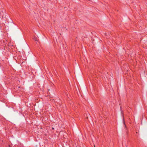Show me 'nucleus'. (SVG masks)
<instances>
[{
    "mask_svg": "<svg viewBox=\"0 0 147 147\" xmlns=\"http://www.w3.org/2000/svg\"><path fill=\"white\" fill-rule=\"evenodd\" d=\"M34 40L35 41H38L37 38H34Z\"/></svg>",
    "mask_w": 147,
    "mask_h": 147,
    "instance_id": "f257e3e1",
    "label": "nucleus"
},
{
    "mask_svg": "<svg viewBox=\"0 0 147 147\" xmlns=\"http://www.w3.org/2000/svg\"><path fill=\"white\" fill-rule=\"evenodd\" d=\"M124 123V125H125V127H126V125H125V123Z\"/></svg>",
    "mask_w": 147,
    "mask_h": 147,
    "instance_id": "f03ea898",
    "label": "nucleus"
},
{
    "mask_svg": "<svg viewBox=\"0 0 147 147\" xmlns=\"http://www.w3.org/2000/svg\"><path fill=\"white\" fill-rule=\"evenodd\" d=\"M0 14L1 15L2 14V13L1 12H0Z\"/></svg>",
    "mask_w": 147,
    "mask_h": 147,
    "instance_id": "7ed1b4c3",
    "label": "nucleus"
},
{
    "mask_svg": "<svg viewBox=\"0 0 147 147\" xmlns=\"http://www.w3.org/2000/svg\"><path fill=\"white\" fill-rule=\"evenodd\" d=\"M52 129H54V128L53 127H52Z\"/></svg>",
    "mask_w": 147,
    "mask_h": 147,
    "instance_id": "20e7f679",
    "label": "nucleus"
},
{
    "mask_svg": "<svg viewBox=\"0 0 147 147\" xmlns=\"http://www.w3.org/2000/svg\"><path fill=\"white\" fill-rule=\"evenodd\" d=\"M18 87H19V88H20V86H19Z\"/></svg>",
    "mask_w": 147,
    "mask_h": 147,
    "instance_id": "39448f33",
    "label": "nucleus"
},
{
    "mask_svg": "<svg viewBox=\"0 0 147 147\" xmlns=\"http://www.w3.org/2000/svg\"><path fill=\"white\" fill-rule=\"evenodd\" d=\"M121 112H122V111H121Z\"/></svg>",
    "mask_w": 147,
    "mask_h": 147,
    "instance_id": "423d86ee",
    "label": "nucleus"
}]
</instances>
